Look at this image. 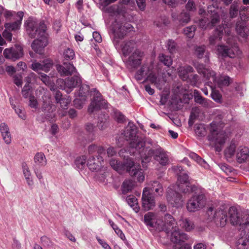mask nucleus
<instances>
[{"mask_svg":"<svg viewBox=\"0 0 249 249\" xmlns=\"http://www.w3.org/2000/svg\"><path fill=\"white\" fill-rule=\"evenodd\" d=\"M196 30L195 26H188L184 29V34L189 38H192L195 35V31Z\"/></svg>","mask_w":249,"mask_h":249,"instance_id":"4d7b16f0","label":"nucleus"},{"mask_svg":"<svg viewBox=\"0 0 249 249\" xmlns=\"http://www.w3.org/2000/svg\"><path fill=\"white\" fill-rule=\"evenodd\" d=\"M63 55L66 59L71 60L73 59L75 56V53L72 49L67 48L64 51Z\"/></svg>","mask_w":249,"mask_h":249,"instance_id":"680f3d73","label":"nucleus"},{"mask_svg":"<svg viewBox=\"0 0 249 249\" xmlns=\"http://www.w3.org/2000/svg\"><path fill=\"white\" fill-rule=\"evenodd\" d=\"M3 55L5 58L15 61L23 57V48L20 45H15L12 47L5 49Z\"/></svg>","mask_w":249,"mask_h":249,"instance_id":"f8f14e48","label":"nucleus"},{"mask_svg":"<svg viewBox=\"0 0 249 249\" xmlns=\"http://www.w3.org/2000/svg\"><path fill=\"white\" fill-rule=\"evenodd\" d=\"M240 219L238 226L240 227V229L249 225V214L248 213H244L241 214Z\"/></svg>","mask_w":249,"mask_h":249,"instance_id":"a18cd8bd","label":"nucleus"},{"mask_svg":"<svg viewBox=\"0 0 249 249\" xmlns=\"http://www.w3.org/2000/svg\"><path fill=\"white\" fill-rule=\"evenodd\" d=\"M188 235L179 230H175L171 234V241L174 243L181 245L189 239Z\"/></svg>","mask_w":249,"mask_h":249,"instance_id":"412c9836","label":"nucleus"},{"mask_svg":"<svg viewBox=\"0 0 249 249\" xmlns=\"http://www.w3.org/2000/svg\"><path fill=\"white\" fill-rule=\"evenodd\" d=\"M126 201L135 212L138 213L139 211L140 207L138 205L137 199L135 196H128L126 198Z\"/></svg>","mask_w":249,"mask_h":249,"instance_id":"c9c22d12","label":"nucleus"},{"mask_svg":"<svg viewBox=\"0 0 249 249\" xmlns=\"http://www.w3.org/2000/svg\"><path fill=\"white\" fill-rule=\"evenodd\" d=\"M87 165L89 170L92 171H96L99 169L100 167L99 163L96 162V159L93 157H90L89 159Z\"/></svg>","mask_w":249,"mask_h":249,"instance_id":"49530a36","label":"nucleus"},{"mask_svg":"<svg viewBox=\"0 0 249 249\" xmlns=\"http://www.w3.org/2000/svg\"><path fill=\"white\" fill-rule=\"evenodd\" d=\"M178 224L181 229L187 232L192 231L195 228L194 222L187 217H181L178 221Z\"/></svg>","mask_w":249,"mask_h":249,"instance_id":"4be33fe9","label":"nucleus"},{"mask_svg":"<svg viewBox=\"0 0 249 249\" xmlns=\"http://www.w3.org/2000/svg\"><path fill=\"white\" fill-rule=\"evenodd\" d=\"M202 73L204 75V77L206 78L207 80L209 81L208 82V85L210 86L209 83L212 84L213 83L214 84L215 83L216 76L215 72L210 69H204L202 71Z\"/></svg>","mask_w":249,"mask_h":249,"instance_id":"72a5a7b5","label":"nucleus"},{"mask_svg":"<svg viewBox=\"0 0 249 249\" xmlns=\"http://www.w3.org/2000/svg\"><path fill=\"white\" fill-rule=\"evenodd\" d=\"M222 213L223 210H219L218 211H215L212 207L209 208L207 211V214L208 216L209 219L210 220H213L214 221L218 215L222 214Z\"/></svg>","mask_w":249,"mask_h":249,"instance_id":"a19ab883","label":"nucleus"},{"mask_svg":"<svg viewBox=\"0 0 249 249\" xmlns=\"http://www.w3.org/2000/svg\"><path fill=\"white\" fill-rule=\"evenodd\" d=\"M31 87L28 85H25L21 90V93L24 98H29L30 95H32L30 93Z\"/></svg>","mask_w":249,"mask_h":249,"instance_id":"69168bd1","label":"nucleus"},{"mask_svg":"<svg viewBox=\"0 0 249 249\" xmlns=\"http://www.w3.org/2000/svg\"><path fill=\"white\" fill-rule=\"evenodd\" d=\"M229 214L231 224L238 226L241 214L238 213L236 208L234 207H231L229 210Z\"/></svg>","mask_w":249,"mask_h":249,"instance_id":"473e14b6","label":"nucleus"},{"mask_svg":"<svg viewBox=\"0 0 249 249\" xmlns=\"http://www.w3.org/2000/svg\"><path fill=\"white\" fill-rule=\"evenodd\" d=\"M239 12V5L237 2H234L231 5L229 10L231 18H234L238 15Z\"/></svg>","mask_w":249,"mask_h":249,"instance_id":"de8ad7c7","label":"nucleus"},{"mask_svg":"<svg viewBox=\"0 0 249 249\" xmlns=\"http://www.w3.org/2000/svg\"><path fill=\"white\" fill-rule=\"evenodd\" d=\"M219 22L220 17L217 12L214 11L213 12H212L210 16V19L209 18V22H208L209 25V28H212Z\"/></svg>","mask_w":249,"mask_h":249,"instance_id":"79ce46f5","label":"nucleus"},{"mask_svg":"<svg viewBox=\"0 0 249 249\" xmlns=\"http://www.w3.org/2000/svg\"><path fill=\"white\" fill-rule=\"evenodd\" d=\"M144 55L143 52L139 49H135L129 54L126 61L127 66L130 68H137L141 65Z\"/></svg>","mask_w":249,"mask_h":249,"instance_id":"9d476101","label":"nucleus"},{"mask_svg":"<svg viewBox=\"0 0 249 249\" xmlns=\"http://www.w3.org/2000/svg\"><path fill=\"white\" fill-rule=\"evenodd\" d=\"M26 27L27 33L31 38H37L32 44V49L36 53L42 54V49L48 44L45 24L43 22L38 23L29 20L26 23Z\"/></svg>","mask_w":249,"mask_h":249,"instance_id":"f257e3e1","label":"nucleus"},{"mask_svg":"<svg viewBox=\"0 0 249 249\" xmlns=\"http://www.w3.org/2000/svg\"><path fill=\"white\" fill-rule=\"evenodd\" d=\"M137 129L136 126L131 122L128 124V126L124 131V135L126 141H130L129 148L131 149H134L140 153L144 150V146L146 144H151V141H147L145 138L136 136Z\"/></svg>","mask_w":249,"mask_h":249,"instance_id":"20e7f679","label":"nucleus"},{"mask_svg":"<svg viewBox=\"0 0 249 249\" xmlns=\"http://www.w3.org/2000/svg\"><path fill=\"white\" fill-rule=\"evenodd\" d=\"M121 50L124 56L129 55L136 47V43L132 40L124 41L121 45Z\"/></svg>","mask_w":249,"mask_h":249,"instance_id":"393cba45","label":"nucleus"},{"mask_svg":"<svg viewBox=\"0 0 249 249\" xmlns=\"http://www.w3.org/2000/svg\"><path fill=\"white\" fill-rule=\"evenodd\" d=\"M13 81L16 86L21 87L22 84V75L21 74H17L13 76Z\"/></svg>","mask_w":249,"mask_h":249,"instance_id":"774afa93","label":"nucleus"},{"mask_svg":"<svg viewBox=\"0 0 249 249\" xmlns=\"http://www.w3.org/2000/svg\"><path fill=\"white\" fill-rule=\"evenodd\" d=\"M56 69L61 76H68L76 73L75 68L70 63L64 62L62 65H57Z\"/></svg>","mask_w":249,"mask_h":249,"instance_id":"f3484780","label":"nucleus"},{"mask_svg":"<svg viewBox=\"0 0 249 249\" xmlns=\"http://www.w3.org/2000/svg\"><path fill=\"white\" fill-rule=\"evenodd\" d=\"M92 92L93 97L88 109L90 113L107 107V102L103 99L101 94L96 89H93Z\"/></svg>","mask_w":249,"mask_h":249,"instance_id":"0eeeda50","label":"nucleus"},{"mask_svg":"<svg viewBox=\"0 0 249 249\" xmlns=\"http://www.w3.org/2000/svg\"><path fill=\"white\" fill-rule=\"evenodd\" d=\"M227 220L228 218L226 213L223 211L222 214L218 215L214 222L216 224H219L220 226L223 227L226 225Z\"/></svg>","mask_w":249,"mask_h":249,"instance_id":"09e8293b","label":"nucleus"},{"mask_svg":"<svg viewBox=\"0 0 249 249\" xmlns=\"http://www.w3.org/2000/svg\"><path fill=\"white\" fill-rule=\"evenodd\" d=\"M222 213L223 210H219L218 211H215L212 207L209 208L207 211V214L208 216L209 219L210 220H213L214 221L218 215L222 214Z\"/></svg>","mask_w":249,"mask_h":249,"instance_id":"ea45409f","label":"nucleus"},{"mask_svg":"<svg viewBox=\"0 0 249 249\" xmlns=\"http://www.w3.org/2000/svg\"><path fill=\"white\" fill-rule=\"evenodd\" d=\"M23 173L28 186L32 187L34 182L31 177V173L29 167L25 164L22 165Z\"/></svg>","mask_w":249,"mask_h":249,"instance_id":"e433bc0d","label":"nucleus"},{"mask_svg":"<svg viewBox=\"0 0 249 249\" xmlns=\"http://www.w3.org/2000/svg\"><path fill=\"white\" fill-rule=\"evenodd\" d=\"M232 82L231 79L227 75H221L216 77L215 83L219 88H222L225 86H228Z\"/></svg>","mask_w":249,"mask_h":249,"instance_id":"f704fd0d","label":"nucleus"},{"mask_svg":"<svg viewBox=\"0 0 249 249\" xmlns=\"http://www.w3.org/2000/svg\"><path fill=\"white\" fill-rule=\"evenodd\" d=\"M236 145L234 142H231L224 151L226 158L228 160L234 156L236 150Z\"/></svg>","mask_w":249,"mask_h":249,"instance_id":"58836bf2","label":"nucleus"},{"mask_svg":"<svg viewBox=\"0 0 249 249\" xmlns=\"http://www.w3.org/2000/svg\"><path fill=\"white\" fill-rule=\"evenodd\" d=\"M37 96L40 97L41 96V101L42 103L51 102V95L50 92L46 89L39 87L36 91Z\"/></svg>","mask_w":249,"mask_h":249,"instance_id":"c85d7f7f","label":"nucleus"},{"mask_svg":"<svg viewBox=\"0 0 249 249\" xmlns=\"http://www.w3.org/2000/svg\"><path fill=\"white\" fill-rule=\"evenodd\" d=\"M193 71L194 69L189 65L180 66L178 68V72L179 77L184 81L188 79V76L190 75L189 73Z\"/></svg>","mask_w":249,"mask_h":249,"instance_id":"7c9ffc66","label":"nucleus"},{"mask_svg":"<svg viewBox=\"0 0 249 249\" xmlns=\"http://www.w3.org/2000/svg\"><path fill=\"white\" fill-rule=\"evenodd\" d=\"M153 156L154 159L159 161L161 165H165L168 163V157L162 148L159 147L155 149H149L148 150L147 155L144 157L146 161L149 160V158Z\"/></svg>","mask_w":249,"mask_h":249,"instance_id":"1a4fd4ad","label":"nucleus"},{"mask_svg":"<svg viewBox=\"0 0 249 249\" xmlns=\"http://www.w3.org/2000/svg\"><path fill=\"white\" fill-rule=\"evenodd\" d=\"M134 182L131 179L125 180L122 184V193L125 194L132 190L134 186Z\"/></svg>","mask_w":249,"mask_h":249,"instance_id":"4c0bfd02","label":"nucleus"},{"mask_svg":"<svg viewBox=\"0 0 249 249\" xmlns=\"http://www.w3.org/2000/svg\"><path fill=\"white\" fill-rule=\"evenodd\" d=\"M151 70L150 67L146 64L142 65L140 69L136 72L135 78L138 81L145 79L150 72Z\"/></svg>","mask_w":249,"mask_h":249,"instance_id":"bb28decb","label":"nucleus"},{"mask_svg":"<svg viewBox=\"0 0 249 249\" xmlns=\"http://www.w3.org/2000/svg\"><path fill=\"white\" fill-rule=\"evenodd\" d=\"M124 9L123 6L120 7L117 5H113L108 7L107 10L108 13L120 14L124 11Z\"/></svg>","mask_w":249,"mask_h":249,"instance_id":"603ef678","label":"nucleus"},{"mask_svg":"<svg viewBox=\"0 0 249 249\" xmlns=\"http://www.w3.org/2000/svg\"><path fill=\"white\" fill-rule=\"evenodd\" d=\"M195 132L196 135L202 137L206 134V131L204 125L203 124H198L196 125Z\"/></svg>","mask_w":249,"mask_h":249,"instance_id":"13d9d810","label":"nucleus"},{"mask_svg":"<svg viewBox=\"0 0 249 249\" xmlns=\"http://www.w3.org/2000/svg\"><path fill=\"white\" fill-rule=\"evenodd\" d=\"M236 157L238 162H245L249 158V149L246 146H239L236 151Z\"/></svg>","mask_w":249,"mask_h":249,"instance_id":"5701e85b","label":"nucleus"},{"mask_svg":"<svg viewBox=\"0 0 249 249\" xmlns=\"http://www.w3.org/2000/svg\"><path fill=\"white\" fill-rule=\"evenodd\" d=\"M175 223V219L171 214H166L164 216V223L163 226H160V231H164L168 233L173 229Z\"/></svg>","mask_w":249,"mask_h":249,"instance_id":"b1692460","label":"nucleus"},{"mask_svg":"<svg viewBox=\"0 0 249 249\" xmlns=\"http://www.w3.org/2000/svg\"><path fill=\"white\" fill-rule=\"evenodd\" d=\"M150 183L151 187L148 188L149 191H154L158 195H162L163 190L161 184L157 181H154Z\"/></svg>","mask_w":249,"mask_h":249,"instance_id":"c03bdc74","label":"nucleus"},{"mask_svg":"<svg viewBox=\"0 0 249 249\" xmlns=\"http://www.w3.org/2000/svg\"><path fill=\"white\" fill-rule=\"evenodd\" d=\"M172 18L174 20H178L180 24H186L190 20V15L186 12H182L179 14L176 12L172 13Z\"/></svg>","mask_w":249,"mask_h":249,"instance_id":"2f4dec72","label":"nucleus"},{"mask_svg":"<svg viewBox=\"0 0 249 249\" xmlns=\"http://www.w3.org/2000/svg\"><path fill=\"white\" fill-rule=\"evenodd\" d=\"M89 90V88L87 85L82 86L80 88L78 92L79 98H77L74 101V105L76 107L80 109L83 107L86 100V97Z\"/></svg>","mask_w":249,"mask_h":249,"instance_id":"2eb2a0df","label":"nucleus"},{"mask_svg":"<svg viewBox=\"0 0 249 249\" xmlns=\"http://www.w3.org/2000/svg\"><path fill=\"white\" fill-rule=\"evenodd\" d=\"M41 110L45 113H50L55 110L54 108H53V104L52 101L44 102L42 103Z\"/></svg>","mask_w":249,"mask_h":249,"instance_id":"3c124183","label":"nucleus"},{"mask_svg":"<svg viewBox=\"0 0 249 249\" xmlns=\"http://www.w3.org/2000/svg\"><path fill=\"white\" fill-rule=\"evenodd\" d=\"M249 242V237L246 235L237 241L236 246L238 249H247Z\"/></svg>","mask_w":249,"mask_h":249,"instance_id":"37998d69","label":"nucleus"},{"mask_svg":"<svg viewBox=\"0 0 249 249\" xmlns=\"http://www.w3.org/2000/svg\"><path fill=\"white\" fill-rule=\"evenodd\" d=\"M159 58L160 62L164 64V65L168 67L170 66L172 64V59L169 56L166 55L162 53L159 55Z\"/></svg>","mask_w":249,"mask_h":249,"instance_id":"8fccbe9b","label":"nucleus"},{"mask_svg":"<svg viewBox=\"0 0 249 249\" xmlns=\"http://www.w3.org/2000/svg\"><path fill=\"white\" fill-rule=\"evenodd\" d=\"M142 200V208L144 211L152 209L155 206L154 197L148 187H145L143 190Z\"/></svg>","mask_w":249,"mask_h":249,"instance_id":"9b49d317","label":"nucleus"},{"mask_svg":"<svg viewBox=\"0 0 249 249\" xmlns=\"http://www.w3.org/2000/svg\"><path fill=\"white\" fill-rule=\"evenodd\" d=\"M221 119L222 115H220L210 124V134L208 136V140L210 145L214 147L216 151L221 150L226 139V132L223 130L224 124Z\"/></svg>","mask_w":249,"mask_h":249,"instance_id":"f03ea898","label":"nucleus"},{"mask_svg":"<svg viewBox=\"0 0 249 249\" xmlns=\"http://www.w3.org/2000/svg\"><path fill=\"white\" fill-rule=\"evenodd\" d=\"M167 50L171 53H174L177 51V44L172 39H169L166 43V46Z\"/></svg>","mask_w":249,"mask_h":249,"instance_id":"6e6d98bb","label":"nucleus"},{"mask_svg":"<svg viewBox=\"0 0 249 249\" xmlns=\"http://www.w3.org/2000/svg\"><path fill=\"white\" fill-rule=\"evenodd\" d=\"M86 157L85 156L77 158L75 160L76 167L80 170L83 169L85 166Z\"/></svg>","mask_w":249,"mask_h":249,"instance_id":"5fc2aeb1","label":"nucleus"},{"mask_svg":"<svg viewBox=\"0 0 249 249\" xmlns=\"http://www.w3.org/2000/svg\"><path fill=\"white\" fill-rule=\"evenodd\" d=\"M110 165L113 169L120 174L122 171L126 170L131 176L136 178L139 182H142L144 179V176L140 166L135 164L130 159L127 160L124 163H120L116 159H111Z\"/></svg>","mask_w":249,"mask_h":249,"instance_id":"7ed1b4c3","label":"nucleus"},{"mask_svg":"<svg viewBox=\"0 0 249 249\" xmlns=\"http://www.w3.org/2000/svg\"><path fill=\"white\" fill-rule=\"evenodd\" d=\"M147 81H149L151 84H154L160 90L162 89L166 82L163 76L153 72L152 71L142 82L145 83Z\"/></svg>","mask_w":249,"mask_h":249,"instance_id":"ddd939ff","label":"nucleus"},{"mask_svg":"<svg viewBox=\"0 0 249 249\" xmlns=\"http://www.w3.org/2000/svg\"><path fill=\"white\" fill-rule=\"evenodd\" d=\"M0 132L3 140L6 144L11 142L12 138L8 125L5 123L0 124Z\"/></svg>","mask_w":249,"mask_h":249,"instance_id":"a878e982","label":"nucleus"},{"mask_svg":"<svg viewBox=\"0 0 249 249\" xmlns=\"http://www.w3.org/2000/svg\"><path fill=\"white\" fill-rule=\"evenodd\" d=\"M223 26H218L214 31L213 34L209 38L210 43L212 45L215 44L218 41L221 40L223 35Z\"/></svg>","mask_w":249,"mask_h":249,"instance_id":"cd10ccee","label":"nucleus"},{"mask_svg":"<svg viewBox=\"0 0 249 249\" xmlns=\"http://www.w3.org/2000/svg\"><path fill=\"white\" fill-rule=\"evenodd\" d=\"M217 50L218 53L225 57L234 58L241 54V51L236 43H234L233 45L229 44L228 46L218 45Z\"/></svg>","mask_w":249,"mask_h":249,"instance_id":"6e6552de","label":"nucleus"},{"mask_svg":"<svg viewBox=\"0 0 249 249\" xmlns=\"http://www.w3.org/2000/svg\"><path fill=\"white\" fill-rule=\"evenodd\" d=\"M81 79L78 75H75L71 78H67L64 81V89L70 93L76 86L81 84Z\"/></svg>","mask_w":249,"mask_h":249,"instance_id":"dca6fc26","label":"nucleus"},{"mask_svg":"<svg viewBox=\"0 0 249 249\" xmlns=\"http://www.w3.org/2000/svg\"><path fill=\"white\" fill-rule=\"evenodd\" d=\"M178 175L177 186L178 191L183 193H189L196 190L197 186L193 185H191L190 179L188 175L186 173H182L183 171L180 166H175L173 168Z\"/></svg>","mask_w":249,"mask_h":249,"instance_id":"39448f33","label":"nucleus"},{"mask_svg":"<svg viewBox=\"0 0 249 249\" xmlns=\"http://www.w3.org/2000/svg\"><path fill=\"white\" fill-rule=\"evenodd\" d=\"M206 197L202 193L194 194L187 201L186 208L189 212H195L203 208L206 204Z\"/></svg>","mask_w":249,"mask_h":249,"instance_id":"423d86ee","label":"nucleus"},{"mask_svg":"<svg viewBox=\"0 0 249 249\" xmlns=\"http://www.w3.org/2000/svg\"><path fill=\"white\" fill-rule=\"evenodd\" d=\"M20 21H15L13 23H6L4 25L5 29L9 31H16L19 29L20 25Z\"/></svg>","mask_w":249,"mask_h":249,"instance_id":"bf43d9fd","label":"nucleus"},{"mask_svg":"<svg viewBox=\"0 0 249 249\" xmlns=\"http://www.w3.org/2000/svg\"><path fill=\"white\" fill-rule=\"evenodd\" d=\"M199 77L196 74H190L188 79L185 81L189 83L192 86H196L198 81Z\"/></svg>","mask_w":249,"mask_h":249,"instance_id":"e2e57ef3","label":"nucleus"},{"mask_svg":"<svg viewBox=\"0 0 249 249\" xmlns=\"http://www.w3.org/2000/svg\"><path fill=\"white\" fill-rule=\"evenodd\" d=\"M144 223L150 228H153L160 231V225L158 223L156 215L152 212H148L144 216Z\"/></svg>","mask_w":249,"mask_h":249,"instance_id":"6ab92c4d","label":"nucleus"},{"mask_svg":"<svg viewBox=\"0 0 249 249\" xmlns=\"http://www.w3.org/2000/svg\"><path fill=\"white\" fill-rule=\"evenodd\" d=\"M194 100L196 102L199 104H204L206 103V99L203 98L199 93V92L195 89L194 90Z\"/></svg>","mask_w":249,"mask_h":249,"instance_id":"052dcab7","label":"nucleus"},{"mask_svg":"<svg viewBox=\"0 0 249 249\" xmlns=\"http://www.w3.org/2000/svg\"><path fill=\"white\" fill-rule=\"evenodd\" d=\"M37 78V76L35 73L33 72H30L25 78V81L26 82L25 85H30V84L36 82Z\"/></svg>","mask_w":249,"mask_h":249,"instance_id":"338daca9","label":"nucleus"},{"mask_svg":"<svg viewBox=\"0 0 249 249\" xmlns=\"http://www.w3.org/2000/svg\"><path fill=\"white\" fill-rule=\"evenodd\" d=\"M210 87L212 89L211 96L212 99L216 102H220L221 96L219 92L217 90H214L212 85H210Z\"/></svg>","mask_w":249,"mask_h":249,"instance_id":"0e129e2a","label":"nucleus"},{"mask_svg":"<svg viewBox=\"0 0 249 249\" xmlns=\"http://www.w3.org/2000/svg\"><path fill=\"white\" fill-rule=\"evenodd\" d=\"M53 65L52 62L50 60L43 61V63H40L36 61L33 62L31 66V68L35 71L38 72L40 71H43L45 72L49 71L50 69Z\"/></svg>","mask_w":249,"mask_h":249,"instance_id":"aec40b11","label":"nucleus"},{"mask_svg":"<svg viewBox=\"0 0 249 249\" xmlns=\"http://www.w3.org/2000/svg\"><path fill=\"white\" fill-rule=\"evenodd\" d=\"M133 27L129 23L125 24L123 26H120L118 29L114 30V43L117 44L118 43L117 39H122L126 35L128 31H131Z\"/></svg>","mask_w":249,"mask_h":249,"instance_id":"a211bd4d","label":"nucleus"},{"mask_svg":"<svg viewBox=\"0 0 249 249\" xmlns=\"http://www.w3.org/2000/svg\"><path fill=\"white\" fill-rule=\"evenodd\" d=\"M34 164L33 168H39L45 166L47 164V159L42 152H37L34 158Z\"/></svg>","mask_w":249,"mask_h":249,"instance_id":"c756f323","label":"nucleus"},{"mask_svg":"<svg viewBox=\"0 0 249 249\" xmlns=\"http://www.w3.org/2000/svg\"><path fill=\"white\" fill-rule=\"evenodd\" d=\"M189 157L195 160L197 163L199 164L201 166H203L204 167H206V162L205 161L203 160L201 157H200L196 154L192 152L190 153L189 155Z\"/></svg>","mask_w":249,"mask_h":249,"instance_id":"864d4df0","label":"nucleus"},{"mask_svg":"<svg viewBox=\"0 0 249 249\" xmlns=\"http://www.w3.org/2000/svg\"><path fill=\"white\" fill-rule=\"evenodd\" d=\"M167 201L173 206L179 207L182 203L181 195L175 191L169 188L166 195Z\"/></svg>","mask_w":249,"mask_h":249,"instance_id":"4468645a","label":"nucleus"}]
</instances>
